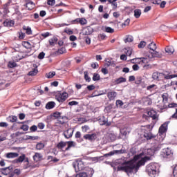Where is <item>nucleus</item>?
Segmentation results:
<instances>
[{"mask_svg":"<svg viewBox=\"0 0 177 177\" xmlns=\"http://www.w3.org/2000/svg\"><path fill=\"white\" fill-rule=\"evenodd\" d=\"M142 156H143V153L135 156L133 160L123 163L122 166L118 167V171H124L128 175L132 173L136 174L139 171V168L150 160V157H142Z\"/></svg>","mask_w":177,"mask_h":177,"instance_id":"1","label":"nucleus"},{"mask_svg":"<svg viewBox=\"0 0 177 177\" xmlns=\"http://www.w3.org/2000/svg\"><path fill=\"white\" fill-rule=\"evenodd\" d=\"M168 131V122H165L162 124L159 129V134L158 138H159L160 142L165 139V133Z\"/></svg>","mask_w":177,"mask_h":177,"instance_id":"2","label":"nucleus"},{"mask_svg":"<svg viewBox=\"0 0 177 177\" xmlns=\"http://www.w3.org/2000/svg\"><path fill=\"white\" fill-rule=\"evenodd\" d=\"M73 166L75 169V172H80V171H82L84 168H85V165H84V162L81 160H76L73 162Z\"/></svg>","mask_w":177,"mask_h":177,"instance_id":"3","label":"nucleus"},{"mask_svg":"<svg viewBox=\"0 0 177 177\" xmlns=\"http://www.w3.org/2000/svg\"><path fill=\"white\" fill-rule=\"evenodd\" d=\"M55 97L57 102L59 103H63V102H64L68 97V93L66 92L58 93L56 95Z\"/></svg>","mask_w":177,"mask_h":177,"instance_id":"4","label":"nucleus"},{"mask_svg":"<svg viewBox=\"0 0 177 177\" xmlns=\"http://www.w3.org/2000/svg\"><path fill=\"white\" fill-rule=\"evenodd\" d=\"M93 34V29L92 27L87 26L82 30L80 35H91Z\"/></svg>","mask_w":177,"mask_h":177,"instance_id":"5","label":"nucleus"},{"mask_svg":"<svg viewBox=\"0 0 177 177\" xmlns=\"http://www.w3.org/2000/svg\"><path fill=\"white\" fill-rule=\"evenodd\" d=\"M174 155V151H172V149L171 148H166L164 149L162 151V156L165 158H168V157H171Z\"/></svg>","mask_w":177,"mask_h":177,"instance_id":"6","label":"nucleus"},{"mask_svg":"<svg viewBox=\"0 0 177 177\" xmlns=\"http://www.w3.org/2000/svg\"><path fill=\"white\" fill-rule=\"evenodd\" d=\"M73 133H74V129L70 127L67 130L64 131V136L66 139H70V138L73 136Z\"/></svg>","mask_w":177,"mask_h":177,"instance_id":"7","label":"nucleus"},{"mask_svg":"<svg viewBox=\"0 0 177 177\" xmlns=\"http://www.w3.org/2000/svg\"><path fill=\"white\" fill-rule=\"evenodd\" d=\"M25 160V162L26 163V165L25 167V168H27L28 167V164H29V162H28V158H26V155L25 154H22L21 156H20L16 160V162H23V161Z\"/></svg>","mask_w":177,"mask_h":177,"instance_id":"8","label":"nucleus"},{"mask_svg":"<svg viewBox=\"0 0 177 177\" xmlns=\"http://www.w3.org/2000/svg\"><path fill=\"white\" fill-rule=\"evenodd\" d=\"M148 48L149 49L150 53L152 54V57H155L156 56V43L151 42L148 46Z\"/></svg>","mask_w":177,"mask_h":177,"instance_id":"9","label":"nucleus"},{"mask_svg":"<svg viewBox=\"0 0 177 177\" xmlns=\"http://www.w3.org/2000/svg\"><path fill=\"white\" fill-rule=\"evenodd\" d=\"M125 153L124 149L114 150L104 155V157H109L110 156H114V154H124Z\"/></svg>","mask_w":177,"mask_h":177,"instance_id":"10","label":"nucleus"},{"mask_svg":"<svg viewBox=\"0 0 177 177\" xmlns=\"http://www.w3.org/2000/svg\"><path fill=\"white\" fill-rule=\"evenodd\" d=\"M12 172H13V167L11 166L1 169V173L3 175H11V174H12Z\"/></svg>","mask_w":177,"mask_h":177,"instance_id":"11","label":"nucleus"},{"mask_svg":"<svg viewBox=\"0 0 177 177\" xmlns=\"http://www.w3.org/2000/svg\"><path fill=\"white\" fill-rule=\"evenodd\" d=\"M37 74H38V66H37V64H34L32 70L28 73V75H30V77H34L37 75Z\"/></svg>","mask_w":177,"mask_h":177,"instance_id":"12","label":"nucleus"},{"mask_svg":"<svg viewBox=\"0 0 177 177\" xmlns=\"http://www.w3.org/2000/svg\"><path fill=\"white\" fill-rule=\"evenodd\" d=\"M146 60H147L146 58H134L131 60V63L135 64L138 63V64H140L141 63H146Z\"/></svg>","mask_w":177,"mask_h":177,"instance_id":"13","label":"nucleus"},{"mask_svg":"<svg viewBox=\"0 0 177 177\" xmlns=\"http://www.w3.org/2000/svg\"><path fill=\"white\" fill-rule=\"evenodd\" d=\"M107 97L109 100H114L117 97V92L109 91L107 93Z\"/></svg>","mask_w":177,"mask_h":177,"instance_id":"14","label":"nucleus"},{"mask_svg":"<svg viewBox=\"0 0 177 177\" xmlns=\"http://www.w3.org/2000/svg\"><path fill=\"white\" fill-rule=\"evenodd\" d=\"M86 140H95L96 139V133L86 134L84 136Z\"/></svg>","mask_w":177,"mask_h":177,"instance_id":"15","label":"nucleus"},{"mask_svg":"<svg viewBox=\"0 0 177 177\" xmlns=\"http://www.w3.org/2000/svg\"><path fill=\"white\" fill-rule=\"evenodd\" d=\"M156 5L159 6L161 9H164L165 8V5H167V1L162 0H156Z\"/></svg>","mask_w":177,"mask_h":177,"instance_id":"16","label":"nucleus"},{"mask_svg":"<svg viewBox=\"0 0 177 177\" xmlns=\"http://www.w3.org/2000/svg\"><path fill=\"white\" fill-rule=\"evenodd\" d=\"M33 160L36 162H38V161H41V160H42V154H41L40 153H35L33 156Z\"/></svg>","mask_w":177,"mask_h":177,"instance_id":"17","label":"nucleus"},{"mask_svg":"<svg viewBox=\"0 0 177 177\" xmlns=\"http://www.w3.org/2000/svg\"><path fill=\"white\" fill-rule=\"evenodd\" d=\"M6 157L7 158H16V157H19V153L16 152H10L6 153Z\"/></svg>","mask_w":177,"mask_h":177,"instance_id":"18","label":"nucleus"},{"mask_svg":"<svg viewBox=\"0 0 177 177\" xmlns=\"http://www.w3.org/2000/svg\"><path fill=\"white\" fill-rule=\"evenodd\" d=\"M166 53H168V55H174V53L175 52V48L172 46H167L165 48Z\"/></svg>","mask_w":177,"mask_h":177,"instance_id":"19","label":"nucleus"},{"mask_svg":"<svg viewBox=\"0 0 177 177\" xmlns=\"http://www.w3.org/2000/svg\"><path fill=\"white\" fill-rule=\"evenodd\" d=\"M73 21H77V23H80L82 26L88 23V21L85 19V18H77Z\"/></svg>","mask_w":177,"mask_h":177,"instance_id":"20","label":"nucleus"},{"mask_svg":"<svg viewBox=\"0 0 177 177\" xmlns=\"http://www.w3.org/2000/svg\"><path fill=\"white\" fill-rule=\"evenodd\" d=\"M134 17L136 19H139L142 16V10L140 9H136L133 11Z\"/></svg>","mask_w":177,"mask_h":177,"instance_id":"21","label":"nucleus"},{"mask_svg":"<svg viewBox=\"0 0 177 177\" xmlns=\"http://www.w3.org/2000/svg\"><path fill=\"white\" fill-rule=\"evenodd\" d=\"M14 25H15V21H13L6 20L3 22L4 27H12Z\"/></svg>","mask_w":177,"mask_h":177,"instance_id":"22","label":"nucleus"},{"mask_svg":"<svg viewBox=\"0 0 177 177\" xmlns=\"http://www.w3.org/2000/svg\"><path fill=\"white\" fill-rule=\"evenodd\" d=\"M55 106H56V103H55V102H50L46 104V109H47V110H50L51 109H53Z\"/></svg>","mask_w":177,"mask_h":177,"instance_id":"23","label":"nucleus"},{"mask_svg":"<svg viewBox=\"0 0 177 177\" xmlns=\"http://www.w3.org/2000/svg\"><path fill=\"white\" fill-rule=\"evenodd\" d=\"M48 42L51 46H55L57 44V38L53 37L49 39Z\"/></svg>","mask_w":177,"mask_h":177,"instance_id":"24","label":"nucleus"},{"mask_svg":"<svg viewBox=\"0 0 177 177\" xmlns=\"http://www.w3.org/2000/svg\"><path fill=\"white\" fill-rule=\"evenodd\" d=\"M109 142H113L115 139V135L113 133H108L106 136Z\"/></svg>","mask_w":177,"mask_h":177,"instance_id":"25","label":"nucleus"},{"mask_svg":"<svg viewBox=\"0 0 177 177\" xmlns=\"http://www.w3.org/2000/svg\"><path fill=\"white\" fill-rule=\"evenodd\" d=\"M54 117L55 118H58V121L59 124H64V122L62 121V116H60V113L59 112L54 113Z\"/></svg>","mask_w":177,"mask_h":177,"instance_id":"26","label":"nucleus"},{"mask_svg":"<svg viewBox=\"0 0 177 177\" xmlns=\"http://www.w3.org/2000/svg\"><path fill=\"white\" fill-rule=\"evenodd\" d=\"M23 30H24L26 34H28V35H31V34H32V30H31V28L30 27H27L26 26H23Z\"/></svg>","mask_w":177,"mask_h":177,"instance_id":"27","label":"nucleus"},{"mask_svg":"<svg viewBox=\"0 0 177 177\" xmlns=\"http://www.w3.org/2000/svg\"><path fill=\"white\" fill-rule=\"evenodd\" d=\"M148 171H149V174L150 175V176H154L155 174H156V170H154V169H153V166H149L148 167Z\"/></svg>","mask_w":177,"mask_h":177,"instance_id":"28","label":"nucleus"},{"mask_svg":"<svg viewBox=\"0 0 177 177\" xmlns=\"http://www.w3.org/2000/svg\"><path fill=\"white\" fill-rule=\"evenodd\" d=\"M26 8L28 10H32V9L35 8V4H34L32 2H28L26 3Z\"/></svg>","mask_w":177,"mask_h":177,"instance_id":"29","label":"nucleus"},{"mask_svg":"<svg viewBox=\"0 0 177 177\" xmlns=\"http://www.w3.org/2000/svg\"><path fill=\"white\" fill-rule=\"evenodd\" d=\"M100 125H106V127H110L111 125V122H106L104 119L100 120Z\"/></svg>","mask_w":177,"mask_h":177,"instance_id":"30","label":"nucleus"},{"mask_svg":"<svg viewBox=\"0 0 177 177\" xmlns=\"http://www.w3.org/2000/svg\"><path fill=\"white\" fill-rule=\"evenodd\" d=\"M148 115L153 118V120H156V111L151 110L148 111Z\"/></svg>","mask_w":177,"mask_h":177,"instance_id":"31","label":"nucleus"},{"mask_svg":"<svg viewBox=\"0 0 177 177\" xmlns=\"http://www.w3.org/2000/svg\"><path fill=\"white\" fill-rule=\"evenodd\" d=\"M8 121L10 122H16L17 121V116L16 115H11L8 118Z\"/></svg>","mask_w":177,"mask_h":177,"instance_id":"32","label":"nucleus"},{"mask_svg":"<svg viewBox=\"0 0 177 177\" xmlns=\"http://www.w3.org/2000/svg\"><path fill=\"white\" fill-rule=\"evenodd\" d=\"M122 82H127V79L124 77H120L115 80V84L118 85V84H122Z\"/></svg>","mask_w":177,"mask_h":177,"instance_id":"33","label":"nucleus"},{"mask_svg":"<svg viewBox=\"0 0 177 177\" xmlns=\"http://www.w3.org/2000/svg\"><path fill=\"white\" fill-rule=\"evenodd\" d=\"M133 37H132L131 35L127 36V37L124 39L125 44H127L128 42H133Z\"/></svg>","mask_w":177,"mask_h":177,"instance_id":"34","label":"nucleus"},{"mask_svg":"<svg viewBox=\"0 0 177 177\" xmlns=\"http://www.w3.org/2000/svg\"><path fill=\"white\" fill-rule=\"evenodd\" d=\"M143 102L145 104H151V100L147 97H145L142 99Z\"/></svg>","mask_w":177,"mask_h":177,"instance_id":"35","label":"nucleus"},{"mask_svg":"<svg viewBox=\"0 0 177 177\" xmlns=\"http://www.w3.org/2000/svg\"><path fill=\"white\" fill-rule=\"evenodd\" d=\"M133 51V49H132L131 48H126V51L124 53H126L127 56H131Z\"/></svg>","mask_w":177,"mask_h":177,"instance_id":"36","label":"nucleus"},{"mask_svg":"<svg viewBox=\"0 0 177 177\" xmlns=\"http://www.w3.org/2000/svg\"><path fill=\"white\" fill-rule=\"evenodd\" d=\"M66 145H67V142H60L57 145V147H58V149H64V147H66Z\"/></svg>","mask_w":177,"mask_h":177,"instance_id":"37","label":"nucleus"},{"mask_svg":"<svg viewBox=\"0 0 177 177\" xmlns=\"http://www.w3.org/2000/svg\"><path fill=\"white\" fill-rule=\"evenodd\" d=\"M146 45H147V43H146V41H141L138 46L139 49H143V48H145V46H146Z\"/></svg>","mask_w":177,"mask_h":177,"instance_id":"38","label":"nucleus"},{"mask_svg":"<svg viewBox=\"0 0 177 177\" xmlns=\"http://www.w3.org/2000/svg\"><path fill=\"white\" fill-rule=\"evenodd\" d=\"M159 30L160 31H168V30H169V28L165 25H161L159 27Z\"/></svg>","mask_w":177,"mask_h":177,"instance_id":"39","label":"nucleus"},{"mask_svg":"<svg viewBox=\"0 0 177 177\" xmlns=\"http://www.w3.org/2000/svg\"><path fill=\"white\" fill-rule=\"evenodd\" d=\"M116 1L117 0H108V2L112 4V7L113 9H117V3H115Z\"/></svg>","mask_w":177,"mask_h":177,"instance_id":"40","label":"nucleus"},{"mask_svg":"<svg viewBox=\"0 0 177 177\" xmlns=\"http://www.w3.org/2000/svg\"><path fill=\"white\" fill-rule=\"evenodd\" d=\"M100 80V75L94 73L93 76V81H99Z\"/></svg>","mask_w":177,"mask_h":177,"instance_id":"41","label":"nucleus"},{"mask_svg":"<svg viewBox=\"0 0 177 177\" xmlns=\"http://www.w3.org/2000/svg\"><path fill=\"white\" fill-rule=\"evenodd\" d=\"M143 136L147 140H149V139H151V138H153V136L150 133H144Z\"/></svg>","mask_w":177,"mask_h":177,"instance_id":"42","label":"nucleus"},{"mask_svg":"<svg viewBox=\"0 0 177 177\" xmlns=\"http://www.w3.org/2000/svg\"><path fill=\"white\" fill-rule=\"evenodd\" d=\"M105 32H109L110 34H113V32H114V30L111 27L106 26Z\"/></svg>","mask_w":177,"mask_h":177,"instance_id":"43","label":"nucleus"},{"mask_svg":"<svg viewBox=\"0 0 177 177\" xmlns=\"http://www.w3.org/2000/svg\"><path fill=\"white\" fill-rule=\"evenodd\" d=\"M44 147H45V145H44V143H38L36 145L37 150H42Z\"/></svg>","mask_w":177,"mask_h":177,"instance_id":"44","label":"nucleus"},{"mask_svg":"<svg viewBox=\"0 0 177 177\" xmlns=\"http://www.w3.org/2000/svg\"><path fill=\"white\" fill-rule=\"evenodd\" d=\"M56 75V72H50L46 75L47 78H53Z\"/></svg>","mask_w":177,"mask_h":177,"instance_id":"45","label":"nucleus"},{"mask_svg":"<svg viewBox=\"0 0 177 177\" xmlns=\"http://www.w3.org/2000/svg\"><path fill=\"white\" fill-rule=\"evenodd\" d=\"M64 32H66V34H68V35H73V34H74V32H73V30H71V29L68 28H66L64 29Z\"/></svg>","mask_w":177,"mask_h":177,"instance_id":"46","label":"nucleus"},{"mask_svg":"<svg viewBox=\"0 0 177 177\" xmlns=\"http://www.w3.org/2000/svg\"><path fill=\"white\" fill-rule=\"evenodd\" d=\"M66 143L68 144V147L66 149V150H69L71 147H74L75 146L74 142L73 141H68L66 142Z\"/></svg>","mask_w":177,"mask_h":177,"instance_id":"47","label":"nucleus"},{"mask_svg":"<svg viewBox=\"0 0 177 177\" xmlns=\"http://www.w3.org/2000/svg\"><path fill=\"white\" fill-rule=\"evenodd\" d=\"M168 96H169L168 93H165L162 94V97L163 102L165 103H167V102H168Z\"/></svg>","mask_w":177,"mask_h":177,"instance_id":"48","label":"nucleus"},{"mask_svg":"<svg viewBox=\"0 0 177 177\" xmlns=\"http://www.w3.org/2000/svg\"><path fill=\"white\" fill-rule=\"evenodd\" d=\"M75 177H88V174L86 172L79 173L75 176Z\"/></svg>","mask_w":177,"mask_h":177,"instance_id":"49","label":"nucleus"},{"mask_svg":"<svg viewBox=\"0 0 177 177\" xmlns=\"http://www.w3.org/2000/svg\"><path fill=\"white\" fill-rule=\"evenodd\" d=\"M84 80L87 82H91V78L89 77V76L88 75V72L85 71L84 73Z\"/></svg>","mask_w":177,"mask_h":177,"instance_id":"50","label":"nucleus"},{"mask_svg":"<svg viewBox=\"0 0 177 177\" xmlns=\"http://www.w3.org/2000/svg\"><path fill=\"white\" fill-rule=\"evenodd\" d=\"M98 39L100 41H103L106 39V35L103 33L98 35Z\"/></svg>","mask_w":177,"mask_h":177,"instance_id":"51","label":"nucleus"},{"mask_svg":"<svg viewBox=\"0 0 177 177\" xmlns=\"http://www.w3.org/2000/svg\"><path fill=\"white\" fill-rule=\"evenodd\" d=\"M16 66H17V64L15 62H10L8 63V67H10V68H14Z\"/></svg>","mask_w":177,"mask_h":177,"instance_id":"52","label":"nucleus"},{"mask_svg":"<svg viewBox=\"0 0 177 177\" xmlns=\"http://www.w3.org/2000/svg\"><path fill=\"white\" fill-rule=\"evenodd\" d=\"M82 132H84V133L88 132V131H89L90 128L89 126H83L82 127Z\"/></svg>","mask_w":177,"mask_h":177,"instance_id":"53","label":"nucleus"},{"mask_svg":"<svg viewBox=\"0 0 177 177\" xmlns=\"http://www.w3.org/2000/svg\"><path fill=\"white\" fill-rule=\"evenodd\" d=\"M129 23H131V19H127L124 21V22L122 24V27H125L126 26H129Z\"/></svg>","mask_w":177,"mask_h":177,"instance_id":"54","label":"nucleus"},{"mask_svg":"<svg viewBox=\"0 0 177 177\" xmlns=\"http://www.w3.org/2000/svg\"><path fill=\"white\" fill-rule=\"evenodd\" d=\"M156 57H159V58L162 57V52H161V51H156Z\"/></svg>","mask_w":177,"mask_h":177,"instance_id":"55","label":"nucleus"},{"mask_svg":"<svg viewBox=\"0 0 177 177\" xmlns=\"http://www.w3.org/2000/svg\"><path fill=\"white\" fill-rule=\"evenodd\" d=\"M8 125H9V124H8L7 122H0V127H1V128H6V127H8Z\"/></svg>","mask_w":177,"mask_h":177,"instance_id":"56","label":"nucleus"},{"mask_svg":"<svg viewBox=\"0 0 177 177\" xmlns=\"http://www.w3.org/2000/svg\"><path fill=\"white\" fill-rule=\"evenodd\" d=\"M44 57H45V53L44 52L40 53L38 55V59H39L40 60H42Z\"/></svg>","mask_w":177,"mask_h":177,"instance_id":"57","label":"nucleus"},{"mask_svg":"<svg viewBox=\"0 0 177 177\" xmlns=\"http://www.w3.org/2000/svg\"><path fill=\"white\" fill-rule=\"evenodd\" d=\"M55 0H48V5H49V6H53V5H55Z\"/></svg>","mask_w":177,"mask_h":177,"instance_id":"58","label":"nucleus"},{"mask_svg":"<svg viewBox=\"0 0 177 177\" xmlns=\"http://www.w3.org/2000/svg\"><path fill=\"white\" fill-rule=\"evenodd\" d=\"M69 40L72 42H74V41H77V37H75V35H71L69 37Z\"/></svg>","mask_w":177,"mask_h":177,"instance_id":"59","label":"nucleus"},{"mask_svg":"<svg viewBox=\"0 0 177 177\" xmlns=\"http://www.w3.org/2000/svg\"><path fill=\"white\" fill-rule=\"evenodd\" d=\"M78 104V102L77 101H72L68 102V106H77Z\"/></svg>","mask_w":177,"mask_h":177,"instance_id":"60","label":"nucleus"},{"mask_svg":"<svg viewBox=\"0 0 177 177\" xmlns=\"http://www.w3.org/2000/svg\"><path fill=\"white\" fill-rule=\"evenodd\" d=\"M37 129H38V127L36 125H33L30 128V130L32 132H35V131H37Z\"/></svg>","mask_w":177,"mask_h":177,"instance_id":"61","label":"nucleus"},{"mask_svg":"<svg viewBox=\"0 0 177 177\" xmlns=\"http://www.w3.org/2000/svg\"><path fill=\"white\" fill-rule=\"evenodd\" d=\"M28 125L27 124H24L21 127V129H22L23 131H27L28 129Z\"/></svg>","mask_w":177,"mask_h":177,"instance_id":"62","label":"nucleus"},{"mask_svg":"<svg viewBox=\"0 0 177 177\" xmlns=\"http://www.w3.org/2000/svg\"><path fill=\"white\" fill-rule=\"evenodd\" d=\"M173 176L177 177V165L174 167L173 170Z\"/></svg>","mask_w":177,"mask_h":177,"instance_id":"63","label":"nucleus"},{"mask_svg":"<svg viewBox=\"0 0 177 177\" xmlns=\"http://www.w3.org/2000/svg\"><path fill=\"white\" fill-rule=\"evenodd\" d=\"M65 52H66V48H62L58 50V53H59L60 55H63V53H64Z\"/></svg>","mask_w":177,"mask_h":177,"instance_id":"64","label":"nucleus"}]
</instances>
